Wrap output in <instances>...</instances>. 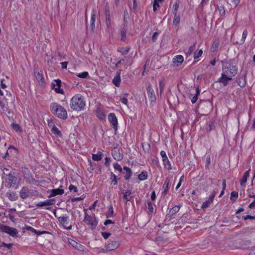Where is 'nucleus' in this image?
I'll use <instances>...</instances> for the list:
<instances>
[{
  "label": "nucleus",
  "instance_id": "nucleus-1",
  "mask_svg": "<svg viewBox=\"0 0 255 255\" xmlns=\"http://www.w3.org/2000/svg\"><path fill=\"white\" fill-rule=\"evenodd\" d=\"M238 71V68L235 63L231 61L225 62L222 66V73L217 82L222 83L224 86H227Z\"/></svg>",
  "mask_w": 255,
  "mask_h": 255
},
{
  "label": "nucleus",
  "instance_id": "nucleus-2",
  "mask_svg": "<svg viewBox=\"0 0 255 255\" xmlns=\"http://www.w3.org/2000/svg\"><path fill=\"white\" fill-rule=\"evenodd\" d=\"M69 105L71 109L74 111H82L86 106L85 98L81 94H76L71 98Z\"/></svg>",
  "mask_w": 255,
  "mask_h": 255
},
{
  "label": "nucleus",
  "instance_id": "nucleus-3",
  "mask_svg": "<svg viewBox=\"0 0 255 255\" xmlns=\"http://www.w3.org/2000/svg\"><path fill=\"white\" fill-rule=\"evenodd\" d=\"M51 112L57 117L65 120L68 117L67 112L66 109L61 105L57 103H53L50 105Z\"/></svg>",
  "mask_w": 255,
  "mask_h": 255
},
{
  "label": "nucleus",
  "instance_id": "nucleus-4",
  "mask_svg": "<svg viewBox=\"0 0 255 255\" xmlns=\"http://www.w3.org/2000/svg\"><path fill=\"white\" fill-rule=\"evenodd\" d=\"M17 173L14 170L11 171L8 174H6L5 179V186L6 187L17 188L19 181L16 176Z\"/></svg>",
  "mask_w": 255,
  "mask_h": 255
},
{
  "label": "nucleus",
  "instance_id": "nucleus-5",
  "mask_svg": "<svg viewBox=\"0 0 255 255\" xmlns=\"http://www.w3.org/2000/svg\"><path fill=\"white\" fill-rule=\"evenodd\" d=\"M0 232L7 234L12 237H18V231L14 228L0 224Z\"/></svg>",
  "mask_w": 255,
  "mask_h": 255
},
{
  "label": "nucleus",
  "instance_id": "nucleus-6",
  "mask_svg": "<svg viewBox=\"0 0 255 255\" xmlns=\"http://www.w3.org/2000/svg\"><path fill=\"white\" fill-rule=\"evenodd\" d=\"M84 221L91 226L92 229H94L96 227L98 222L96 219L95 216H92L89 215L86 212H85Z\"/></svg>",
  "mask_w": 255,
  "mask_h": 255
},
{
  "label": "nucleus",
  "instance_id": "nucleus-7",
  "mask_svg": "<svg viewBox=\"0 0 255 255\" xmlns=\"http://www.w3.org/2000/svg\"><path fill=\"white\" fill-rule=\"evenodd\" d=\"M51 88L54 89L55 92L58 94H64V91L63 89H60L61 86V81L59 79H56L54 81V82L51 83Z\"/></svg>",
  "mask_w": 255,
  "mask_h": 255
},
{
  "label": "nucleus",
  "instance_id": "nucleus-8",
  "mask_svg": "<svg viewBox=\"0 0 255 255\" xmlns=\"http://www.w3.org/2000/svg\"><path fill=\"white\" fill-rule=\"evenodd\" d=\"M147 90V94L149 101L151 103L155 102L156 97L154 90L150 83H148L146 87Z\"/></svg>",
  "mask_w": 255,
  "mask_h": 255
},
{
  "label": "nucleus",
  "instance_id": "nucleus-9",
  "mask_svg": "<svg viewBox=\"0 0 255 255\" xmlns=\"http://www.w3.org/2000/svg\"><path fill=\"white\" fill-rule=\"evenodd\" d=\"M60 223L64 227L65 229L70 230L72 229V226L69 225V218L68 216L59 217L58 218Z\"/></svg>",
  "mask_w": 255,
  "mask_h": 255
},
{
  "label": "nucleus",
  "instance_id": "nucleus-10",
  "mask_svg": "<svg viewBox=\"0 0 255 255\" xmlns=\"http://www.w3.org/2000/svg\"><path fill=\"white\" fill-rule=\"evenodd\" d=\"M108 120L110 124L112 125L115 131L116 132L118 130V120L113 113H111L108 116Z\"/></svg>",
  "mask_w": 255,
  "mask_h": 255
},
{
  "label": "nucleus",
  "instance_id": "nucleus-11",
  "mask_svg": "<svg viewBox=\"0 0 255 255\" xmlns=\"http://www.w3.org/2000/svg\"><path fill=\"white\" fill-rule=\"evenodd\" d=\"M247 73L245 72L241 77L237 78V83L238 85L241 88H244L247 84Z\"/></svg>",
  "mask_w": 255,
  "mask_h": 255
},
{
  "label": "nucleus",
  "instance_id": "nucleus-12",
  "mask_svg": "<svg viewBox=\"0 0 255 255\" xmlns=\"http://www.w3.org/2000/svg\"><path fill=\"white\" fill-rule=\"evenodd\" d=\"M160 153L162 158V161L164 166L166 167L167 165V169L168 170H170L171 169V166L166 155V152L162 150L160 151Z\"/></svg>",
  "mask_w": 255,
  "mask_h": 255
},
{
  "label": "nucleus",
  "instance_id": "nucleus-13",
  "mask_svg": "<svg viewBox=\"0 0 255 255\" xmlns=\"http://www.w3.org/2000/svg\"><path fill=\"white\" fill-rule=\"evenodd\" d=\"M69 243L73 247H74L76 250L81 252L84 251L85 249V247L82 245L81 244L78 243L73 240L70 239V240H69Z\"/></svg>",
  "mask_w": 255,
  "mask_h": 255
},
{
  "label": "nucleus",
  "instance_id": "nucleus-14",
  "mask_svg": "<svg viewBox=\"0 0 255 255\" xmlns=\"http://www.w3.org/2000/svg\"><path fill=\"white\" fill-rule=\"evenodd\" d=\"M30 195V191L26 187H22L19 191L20 197L22 199H25L27 198Z\"/></svg>",
  "mask_w": 255,
  "mask_h": 255
},
{
  "label": "nucleus",
  "instance_id": "nucleus-15",
  "mask_svg": "<svg viewBox=\"0 0 255 255\" xmlns=\"http://www.w3.org/2000/svg\"><path fill=\"white\" fill-rule=\"evenodd\" d=\"M120 245L119 242L116 241H112L109 243L107 246V250L109 251H113L117 249Z\"/></svg>",
  "mask_w": 255,
  "mask_h": 255
},
{
  "label": "nucleus",
  "instance_id": "nucleus-16",
  "mask_svg": "<svg viewBox=\"0 0 255 255\" xmlns=\"http://www.w3.org/2000/svg\"><path fill=\"white\" fill-rule=\"evenodd\" d=\"M169 182H170L169 178L168 177L166 178L164 180V182L163 183V186H162V188H163L164 190H163V192H162V195L163 196H165L168 192V191L169 189Z\"/></svg>",
  "mask_w": 255,
  "mask_h": 255
},
{
  "label": "nucleus",
  "instance_id": "nucleus-17",
  "mask_svg": "<svg viewBox=\"0 0 255 255\" xmlns=\"http://www.w3.org/2000/svg\"><path fill=\"white\" fill-rule=\"evenodd\" d=\"M54 199L47 200L44 202H40L36 204L37 207H42L43 206H49L52 205Z\"/></svg>",
  "mask_w": 255,
  "mask_h": 255
},
{
  "label": "nucleus",
  "instance_id": "nucleus-18",
  "mask_svg": "<svg viewBox=\"0 0 255 255\" xmlns=\"http://www.w3.org/2000/svg\"><path fill=\"white\" fill-rule=\"evenodd\" d=\"M183 60L184 58L181 55H176L172 59L173 63L175 64L177 66L180 65L183 63Z\"/></svg>",
  "mask_w": 255,
  "mask_h": 255
},
{
  "label": "nucleus",
  "instance_id": "nucleus-19",
  "mask_svg": "<svg viewBox=\"0 0 255 255\" xmlns=\"http://www.w3.org/2000/svg\"><path fill=\"white\" fill-rule=\"evenodd\" d=\"M121 72L120 71H118L116 73V75L114 77L113 79V83L116 86L119 87L121 83Z\"/></svg>",
  "mask_w": 255,
  "mask_h": 255
},
{
  "label": "nucleus",
  "instance_id": "nucleus-20",
  "mask_svg": "<svg viewBox=\"0 0 255 255\" xmlns=\"http://www.w3.org/2000/svg\"><path fill=\"white\" fill-rule=\"evenodd\" d=\"M64 193V190L60 188L52 189L50 191L49 197L55 196L57 195H62Z\"/></svg>",
  "mask_w": 255,
  "mask_h": 255
},
{
  "label": "nucleus",
  "instance_id": "nucleus-21",
  "mask_svg": "<svg viewBox=\"0 0 255 255\" xmlns=\"http://www.w3.org/2000/svg\"><path fill=\"white\" fill-rule=\"evenodd\" d=\"M180 209V206H175L172 207L169 211V213L167 215V216L169 217L170 219L177 213Z\"/></svg>",
  "mask_w": 255,
  "mask_h": 255
},
{
  "label": "nucleus",
  "instance_id": "nucleus-22",
  "mask_svg": "<svg viewBox=\"0 0 255 255\" xmlns=\"http://www.w3.org/2000/svg\"><path fill=\"white\" fill-rule=\"evenodd\" d=\"M6 195L11 201H16L18 199V196L15 192H8L6 193Z\"/></svg>",
  "mask_w": 255,
  "mask_h": 255
},
{
  "label": "nucleus",
  "instance_id": "nucleus-23",
  "mask_svg": "<svg viewBox=\"0 0 255 255\" xmlns=\"http://www.w3.org/2000/svg\"><path fill=\"white\" fill-rule=\"evenodd\" d=\"M112 154L113 158L117 161L121 160L123 159V155L121 154L119 150H113Z\"/></svg>",
  "mask_w": 255,
  "mask_h": 255
},
{
  "label": "nucleus",
  "instance_id": "nucleus-24",
  "mask_svg": "<svg viewBox=\"0 0 255 255\" xmlns=\"http://www.w3.org/2000/svg\"><path fill=\"white\" fill-rule=\"evenodd\" d=\"M96 20V12L93 9L91 13V16L90 19V27L91 28V30L93 31L95 28V22Z\"/></svg>",
  "mask_w": 255,
  "mask_h": 255
},
{
  "label": "nucleus",
  "instance_id": "nucleus-25",
  "mask_svg": "<svg viewBox=\"0 0 255 255\" xmlns=\"http://www.w3.org/2000/svg\"><path fill=\"white\" fill-rule=\"evenodd\" d=\"M124 170L125 171L124 178L126 180H128L132 175V171L127 166L124 167Z\"/></svg>",
  "mask_w": 255,
  "mask_h": 255
},
{
  "label": "nucleus",
  "instance_id": "nucleus-26",
  "mask_svg": "<svg viewBox=\"0 0 255 255\" xmlns=\"http://www.w3.org/2000/svg\"><path fill=\"white\" fill-rule=\"evenodd\" d=\"M126 33H127V29L126 27V25L125 24H123L122 26V29L121 30V40L123 41H125L126 39Z\"/></svg>",
  "mask_w": 255,
  "mask_h": 255
},
{
  "label": "nucleus",
  "instance_id": "nucleus-27",
  "mask_svg": "<svg viewBox=\"0 0 255 255\" xmlns=\"http://www.w3.org/2000/svg\"><path fill=\"white\" fill-rule=\"evenodd\" d=\"M106 17V24L107 26V29L110 31L112 29V21L110 15L105 16Z\"/></svg>",
  "mask_w": 255,
  "mask_h": 255
},
{
  "label": "nucleus",
  "instance_id": "nucleus-28",
  "mask_svg": "<svg viewBox=\"0 0 255 255\" xmlns=\"http://www.w3.org/2000/svg\"><path fill=\"white\" fill-rule=\"evenodd\" d=\"M199 94H200V90H199V88H196V93H195V95H194L192 97H191V96H193V95H192L191 94H190V96L189 98L191 99V101L192 104H194L196 102Z\"/></svg>",
  "mask_w": 255,
  "mask_h": 255
},
{
  "label": "nucleus",
  "instance_id": "nucleus-29",
  "mask_svg": "<svg viewBox=\"0 0 255 255\" xmlns=\"http://www.w3.org/2000/svg\"><path fill=\"white\" fill-rule=\"evenodd\" d=\"M34 74H35L36 80L39 82H43L44 78H43V75L42 74V72L41 71L36 70L34 72Z\"/></svg>",
  "mask_w": 255,
  "mask_h": 255
},
{
  "label": "nucleus",
  "instance_id": "nucleus-30",
  "mask_svg": "<svg viewBox=\"0 0 255 255\" xmlns=\"http://www.w3.org/2000/svg\"><path fill=\"white\" fill-rule=\"evenodd\" d=\"M249 175H250V170H248L245 172L242 179L241 180V181H240V183H241V185H243V184H244L246 183L247 179L249 176Z\"/></svg>",
  "mask_w": 255,
  "mask_h": 255
},
{
  "label": "nucleus",
  "instance_id": "nucleus-31",
  "mask_svg": "<svg viewBox=\"0 0 255 255\" xmlns=\"http://www.w3.org/2000/svg\"><path fill=\"white\" fill-rule=\"evenodd\" d=\"M131 191L129 190H127L124 193V199H125L127 201H130L132 199L131 196H129L131 194Z\"/></svg>",
  "mask_w": 255,
  "mask_h": 255
},
{
  "label": "nucleus",
  "instance_id": "nucleus-32",
  "mask_svg": "<svg viewBox=\"0 0 255 255\" xmlns=\"http://www.w3.org/2000/svg\"><path fill=\"white\" fill-rule=\"evenodd\" d=\"M51 131L54 134L57 135V136L61 137L62 135L61 131L55 126H54L53 127V128L51 129Z\"/></svg>",
  "mask_w": 255,
  "mask_h": 255
},
{
  "label": "nucleus",
  "instance_id": "nucleus-33",
  "mask_svg": "<svg viewBox=\"0 0 255 255\" xmlns=\"http://www.w3.org/2000/svg\"><path fill=\"white\" fill-rule=\"evenodd\" d=\"M102 152H99L97 154H94L92 155V159L95 161H100L102 158Z\"/></svg>",
  "mask_w": 255,
  "mask_h": 255
},
{
  "label": "nucleus",
  "instance_id": "nucleus-34",
  "mask_svg": "<svg viewBox=\"0 0 255 255\" xmlns=\"http://www.w3.org/2000/svg\"><path fill=\"white\" fill-rule=\"evenodd\" d=\"M147 177V172L146 171H143L138 175V178L139 180L143 181Z\"/></svg>",
  "mask_w": 255,
  "mask_h": 255
},
{
  "label": "nucleus",
  "instance_id": "nucleus-35",
  "mask_svg": "<svg viewBox=\"0 0 255 255\" xmlns=\"http://www.w3.org/2000/svg\"><path fill=\"white\" fill-rule=\"evenodd\" d=\"M11 127L12 129H13L16 132H21L22 131V129L21 127L17 124L16 123H12L11 124Z\"/></svg>",
  "mask_w": 255,
  "mask_h": 255
},
{
  "label": "nucleus",
  "instance_id": "nucleus-36",
  "mask_svg": "<svg viewBox=\"0 0 255 255\" xmlns=\"http://www.w3.org/2000/svg\"><path fill=\"white\" fill-rule=\"evenodd\" d=\"M130 50L129 47H126V48H122L118 49V51L120 52L122 55H126L128 54Z\"/></svg>",
  "mask_w": 255,
  "mask_h": 255
},
{
  "label": "nucleus",
  "instance_id": "nucleus-37",
  "mask_svg": "<svg viewBox=\"0 0 255 255\" xmlns=\"http://www.w3.org/2000/svg\"><path fill=\"white\" fill-rule=\"evenodd\" d=\"M213 202L212 201H210V199L209 198L208 200L204 202L201 206L202 209H204L207 208L209 206V205Z\"/></svg>",
  "mask_w": 255,
  "mask_h": 255
},
{
  "label": "nucleus",
  "instance_id": "nucleus-38",
  "mask_svg": "<svg viewBox=\"0 0 255 255\" xmlns=\"http://www.w3.org/2000/svg\"><path fill=\"white\" fill-rule=\"evenodd\" d=\"M114 213L113 208L112 206H110L108 208V211L106 213V217L107 218H110L113 216Z\"/></svg>",
  "mask_w": 255,
  "mask_h": 255
},
{
  "label": "nucleus",
  "instance_id": "nucleus-39",
  "mask_svg": "<svg viewBox=\"0 0 255 255\" xmlns=\"http://www.w3.org/2000/svg\"><path fill=\"white\" fill-rule=\"evenodd\" d=\"M174 19L173 21V23L174 25H177L179 24L180 22V16L177 15V13L174 14Z\"/></svg>",
  "mask_w": 255,
  "mask_h": 255
},
{
  "label": "nucleus",
  "instance_id": "nucleus-40",
  "mask_svg": "<svg viewBox=\"0 0 255 255\" xmlns=\"http://www.w3.org/2000/svg\"><path fill=\"white\" fill-rule=\"evenodd\" d=\"M111 178L112 179L111 184H113L114 185H117L118 184V181L117 180V176L113 172H111Z\"/></svg>",
  "mask_w": 255,
  "mask_h": 255
},
{
  "label": "nucleus",
  "instance_id": "nucleus-41",
  "mask_svg": "<svg viewBox=\"0 0 255 255\" xmlns=\"http://www.w3.org/2000/svg\"><path fill=\"white\" fill-rule=\"evenodd\" d=\"M217 8L219 10L221 16H224L225 14V10L223 6H217Z\"/></svg>",
  "mask_w": 255,
  "mask_h": 255
},
{
  "label": "nucleus",
  "instance_id": "nucleus-42",
  "mask_svg": "<svg viewBox=\"0 0 255 255\" xmlns=\"http://www.w3.org/2000/svg\"><path fill=\"white\" fill-rule=\"evenodd\" d=\"M147 208L148 209L149 213L152 214L153 213L154 208L153 204L150 201H148L147 202Z\"/></svg>",
  "mask_w": 255,
  "mask_h": 255
},
{
  "label": "nucleus",
  "instance_id": "nucleus-43",
  "mask_svg": "<svg viewBox=\"0 0 255 255\" xmlns=\"http://www.w3.org/2000/svg\"><path fill=\"white\" fill-rule=\"evenodd\" d=\"M238 197V192L236 191H233L231 193V200L235 201Z\"/></svg>",
  "mask_w": 255,
  "mask_h": 255
},
{
  "label": "nucleus",
  "instance_id": "nucleus-44",
  "mask_svg": "<svg viewBox=\"0 0 255 255\" xmlns=\"http://www.w3.org/2000/svg\"><path fill=\"white\" fill-rule=\"evenodd\" d=\"M248 35V31L247 29H245L243 32L242 37L241 39V44H243L245 41V39Z\"/></svg>",
  "mask_w": 255,
  "mask_h": 255
},
{
  "label": "nucleus",
  "instance_id": "nucleus-45",
  "mask_svg": "<svg viewBox=\"0 0 255 255\" xmlns=\"http://www.w3.org/2000/svg\"><path fill=\"white\" fill-rule=\"evenodd\" d=\"M208 130L210 131L211 130H214L215 129V125L213 122H209L208 124Z\"/></svg>",
  "mask_w": 255,
  "mask_h": 255
},
{
  "label": "nucleus",
  "instance_id": "nucleus-46",
  "mask_svg": "<svg viewBox=\"0 0 255 255\" xmlns=\"http://www.w3.org/2000/svg\"><path fill=\"white\" fill-rule=\"evenodd\" d=\"M89 75L88 72H83L82 73L76 74V76L81 78H86Z\"/></svg>",
  "mask_w": 255,
  "mask_h": 255
},
{
  "label": "nucleus",
  "instance_id": "nucleus-47",
  "mask_svg": "<svg viewBox=\"0 0 255 255\" xmlns=\"http://www.w3.org/2000/svg\"><path fill=\"white\" fill-rule=\"evenodd\" d=\"M179 6V1H177L173 5V14H176L177 12Z\"/></svg>",
  "mask_w": 255,
  "mask_h": 255
},
{
  "label": "nucleus",
  "instance_id": "nucleus-48",
  "mask_svg": "<svg viewBox=\"0 0 255 255\" xmlns=\"http://www.w3.org/2000/svg\"><path fill=\"white\" fill-rule=\"evenodd\" d=\"M0 246V247H3L7 248L8 250H10L13 246V244H11V243L6 244L4 242H1Z\"/></svg>",
  "mask_w": 255,
  "mask_h": 255
},
{
  "label": "nucleus",
  "instance_id": "nucleus-49",
  "mask_svg": "<svg viewBox=\"0 0 255 255\" xmlns=\"http://www.w3.org/2000/svg\"><path fill=\"white\" fill-rule=\"evenodd\" d=\"M203 53V51L201 49L198 52H195L194 54V60H196L198 59L199 57H200Z\"/></svg>",
  "mask_w": 255,
  "mask_h": 255
},
{
  "label": "nucleus",
  "instance_id": "nucleus-50",
  "mask_svg": "<svg viewBox=\"0 0 255 255\" xmlns=\"http://www.w3.org/2000/svg\"><path fill=\"white\" fill-rule=\"evenodd\" d=\"M105 16L110 15V6L108 3L105 5Z\"/></svg>",
  "mask_w": 255,
  "mask_h": 255
},
{
  "label": "nucleus",
  "instance_id": "nucleus-51",
  "mask_svg": "<svg viewBox=\"0 0 255 255\" xmlns=\"http://www.w3.org/2000/svg\"><path fill=\"white\" fill-rule=\"evenodd\" d=\"M114 167L116 170L119 171L120 172L122 171V168L120 165L118 164L117 162H115L113 164Z\"/></svg>",
  "mask_w": 255,
  "mask_h": 255
},
{
  "label": "nucleus",
  "instance_id": "nucleus-52",
  "mask_svg": "<svg viewBox=\"0 0 255 255\" xmlns=\"http://www.w3.org/2000/svg\"><path fill=\"white\" fill-rule=\"evenodd\" d=\"M195 45H196V43H195L192 45L190 46V47L188 49V53H187L188 54L190 55L193 52V51L195 50Z\"/></svg>",
  "mask_w": 255,
  "mask_h": 255
},
{
  "label": "nucleus",
  "instance_id": "nucleus-53",
  "mask_svg": "<svg viewBox=\"0 0 255 255\" xmlns=\"http://www.w3.org/2000/svg\"><path fill=\"white\" fill-rule=\"evenodd\" d=\"M159 7V4L158 3L157 0H154V4L153 6V10L156 11L157 10V8Z\"/></svg>",
  "mask_w": 255,
  "mask_h": 255
},
{
  "label": "nucleus",
  "instance_id": "nucleus-54",
  "mask_svg": "<svg viewBox=\"0 0 255 255\" xmlns=\"http://www.w3.org/2000/svg\"><path fill=\"white\" fill-rule=\"evenodd\" d=\"M97 116L100 120H104L106 118V115L103 112H99Z\"/></svg>",
  "mask_w": 255,
  "mask_h": 255
},
{
  "label": "nucleus",
  "instance_id": "nucleus-55",
  "mask_svg": "<svg viewBox=\"0 0 255 255\" xmlns=\"http://www.w3.org/2000/svg\"><path fill=\"white\" fill-rule=\"evenodd\" d=\"M158 34H159V33L157 32H155L153 33L152 38H151V40L153 42H155L156 41L157 36L158 35Z\"/></svg>",
  "mask_w": 255,
  "mask_h": 255
},
{
  "label": "nucleus",
  "instance_id": "nucleus-56",
  "mask_svg": "<svg viewBox=\"0 0 255 255\" xmlns=\"http://www.w3.org/2000/svg\"><path fill=\"white\" fill-rule=\"evenodd\" d=\"M101 234L104 239H107L111 235V233L108 232H101Z\"/></svg>",
  "mask_w": 255,
  "mask_h": 255
},
{
  "label": "nucleus",
  "instance_id": "nucleus-57",
  "mask_svg": "<svg viewBox=\"0 0 255 255\" xmlns=\"http://www.w3.org/2000/svg\"><path fill=\"white\" fill-rule=\"evenodd\" d=\"M128 13L127 10L124 11V20L125 22H128Z\"/></svg>",
  "mask_w": 255,
  "mask_h": 255
},
{
  "label": "nucleus",
  "instance_id": "nucleus-58",
  "mask_svg": "<svg viewBox=\"0 0 255 255\" xmlns=\"http://www.w3.org/2000/svg\"><path fill=\"white\" fill-rule=\"evenodd\" d=\"M34 233L36 234L37 235L39 236L42 234H48L49 233L48 232L46 231H39L35 230V232Z\"/></svg>",
  "mask_w": 255,
  "mask_h": 255
},
{
  "label": "nucleus",
  "instance_id": "nucleus-59",
  "mask_svg": "<svg viewBox=\"0 0 255 255\" xmlns=\"http://www.w3.org/2000/svg\"><path fill=\"white\" fill-rule=\"evenodd\" d=\"M120 101L122 102V103L126 105L127 106H128V99L125 98V97H121L120 99Z\"/></svg>",
  "mask_w": 255,
  "mask_h": 255
},
{
  "label": "nucleus",
  "instance_id": "nucleus-60",
  "mask_svg": "<svg viewBox=\"0 0 255 255\" xmlns=\"http://www.w3.org/2000/svg\"><path fill=\"white\" fill-rule=\"evenodd\" d=\"M69 189L70 191L73 190L75 192H77L78 191L77 188L72 184L70 185V186H69Z\"/></svg>",
  "mask_w": 255,
  "mask_h": 255
},
{
  "label": "nucleus",
  "instance_id": "nucleus-61",
  "mask_svg": "<svg viewBox=\"0 0 255 255\" xmlns=\"http://www.w3.org/2000/svg\"><path fill=\"white\" fill-rule=\"evenodd\" d=\"M243 218L244 219V220H247L248 219L253 220V219H255V216H250V215H247L246 216H243Z\"/></svg>",
  "mask_w": 255,
  "mask_h": 255
},
{
  "label": "nucleus",
  "instance_id": "nucleus-62",
  "mask_svg": "<svg viewBox=\"0 0 255 255\" xmlns=\"http://www.w3.org/2000/svg\"><path fill=\"white\" fill-rule=\"evenodd\" d=\"M110 161H111L110 158L106 157L105 158V165L106 166H109L110 165Z\"/></svg>",
  "mask_w": 255,
  "mask_h": 255
},
{
  "label": "nucleus",
  "instance_id": "nucleus-63",
  "mask_svg": "<svg viewBox=\"0 0 255 255\" xmlns=\"http://www.w3.org/2000/svg\"><path fill=\"white\" fill-rule=\"evenodd\" d=\"M26 229L27 230V231H29L32 233H35V229H34L33 228H32V227L31 226H26Z\"/></svg>",
  "mask_w": 255,
  "mask_h": 255
},
{
  "label": "nucleus",
  "instance_id": "nucleus-64",
  "mask_svg": "<svg viewBox=\"0 0 255 255\" xmlns=\"http://www.w3.org/2000/svg\"><path fill=\"white\" fill-rule=\"evenodd\" d=\"M60 64L61 65L62 68H63V69L67 68V64H68L67 62H66V61L63 62H61Z\"/></svg>",
  "mask_w": 255,
  "mask_h": 255
}]
</instances>
